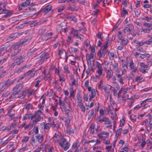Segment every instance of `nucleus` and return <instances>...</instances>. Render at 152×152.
Here are the masks:
<instances>
[{"mask_svg":"<svg viewBox=\"0 0 152 152\" xmlns=\"http://www.w3.org/2000/svg\"><path fill=\"white\" fill-rule=\"evenodd\" d=\"M43 113L41 110H37L34 114H32V123H33L35 125L38 122L43 118Z\"/></svg>","mask_w":152,"mask_h":152,"instance_id":"obj_1","label":"nucleus"},{"mask_svg":"<svg viewBox=\"0 0 152 152\" xmlns=\"http://www.w3.org/2000/svg\"><path fill=\"white\" fill-rule=\"evenodd\" d=\"M118 110V109H116L109 106H108L106 108L107 112L110 114L111 119L113 120H117L118 117L116 114V112Z\"/></svg>","mask_w":152,"mask_h":152,"instance_id":"obj_2","label":"nucleus"},{"mask_svg":"<svg viewBox=\"0 0 152 152\" xmlns=\"http://www.w3.org/2000/svg\"><path fill=\"white\" fill-rule=\"evenodd\" d=\"M128 67V69L129 70H132V73H135L138 72V67L136 66L132 60H130L129 62V60H127V62L126 65L127 68Z\"/></svg>","mask_w":152,"mask_h":152,"instance_id":"obj_3","label":"nucleus"},{"mask_svg":"<svg viewBox=\"0 0 152 152\" xmlns=\"http://www.w3.org/2000/svg\"><path fill=\"white\" fill-rule=\"evenodd\" d=\"M61 108L64 110L65 115L67 118H72V116L70 113V111L72 110V108H67L66 106H65L64 103L62 102L61 103Z\"/></svg>","mask_w":152,"mask_h":152,"instance_id":"obj_4","label":"nucleus"},{"mask_svg":"<svg viewBox=\"0 0 152 152\" xmlns=\"http://www.w3.org/2000/svg\"><path fill=\"white\" fill-rule=\"evenodd\" d=\"M61 148L65 151H66L70 146V144L66 138H64L59 144Z\"/></svg>","mask_w":152,"mask_h":152,"instance_id":"obj_5","label":"nucleus"},{"mask_svg":"<svg viewBox=\"0 0 152 152\" xmlns=\"http://www.w3.org/2000/svg\"><path fill=\"white\" fill-rule=\"evenodd\" d=\"M23 59L24 58L22 56H20L15 60L14 62L11 64V67L13 68L15 65H20L23 62Z\"/></svg>","mask_w":152,"mask_h":152,"instance_id":"obj_6","label":"nucleus"},{"mask_svg":"<svg viewBox=\"0 0 152 152\" xmlns=\"http://www.w3.org/2000/svg\"><path fill=\"white\" fill-rule=\"evenodd\" d=\"M59 105L61 107V103L63 102L65 104V106L69 109H72V105L71 102L69 101L68 98L66 96L63 101H61V97H60L59 99Z\"/></svg>","mask_w":152,"mask_h":152,"instance_id":"obj_7","label":"nucleus"},{"mask_svg":"<svg viewBox=\"0 0 152 152\" xmlns=\"http://www.w3.org/2000/svg\"><path fill=\"white\" fill-rule=\"evenodd\" d=\"M53 141L56 145H58L63 139L62 137L56 133L53 137Z\"/></svg>","mask_w":152,"mask_h":152,"instance_id":"obj_8","label":"nucleus"},{"mask_svg":"<svg viewBox=\"0 0 152 152\" xmlns=\"http://www.w3.org/2000/svg\"><path fill=\"white\" fill-rule=\"evenodd\" d=\"M12 13V12L9 10L3 9H0V14H5L3 15H2V17L3 18H7L10 16Z\"/></svg>","mask_w":152,"mask_h":152,"instance_id":"obj_9","label":"nucleus"},{"mask_svg":"<svg viewBox=\"0 0 152 152\" xmlns=\"http://www.w3.org/2000/svg\"><path fill=\"white\" fill-rule=\"evenodd\" d=\"M110 65L113 68V70L115 72V74L120 73V71L118 68V64L117 62L114 61V63L111 62Z\"/></svg>","mask_w":152,"mask_h":152,"instance_id":"obj_10","label":"nucleus"},{"mask_svg":"<svg viewBox=\"0 0 152 152\" xmlns=\"http://www.w3.org/2000/svg\"><path fill=\"white\" fill-rule=\"evenodd\" d=\"M126 26L124 28V33L127 35H129L131 34V30L134 29V27L132 24H129Z\"/></svg>","mask_w":152,"mask_h":152,"instance_id":"obj_11","label":"nucleus"},{"mask_svg":"<svg viewBox=\"0 0 152 152\" xmlns=\"http://www.w3.org/2000/svg\"><path fill=\"white\" fill-rule=\"evenodd\" d=\"M15 81L16 79H15L10 81H9V80L4 81L2 86V88L4 89L7 88L11 85L13 84Z\"/></svg>","mask_w":152,"mask_h":152,"instance_id":"obj_12","label":"nucleus"},{"mask_svg":"<svg viewBox=\"0 0 152 152\" xmlns=\"http://www.w3.org/2000/svg\"><path fill=\"white\" fill-rule=\"evenodd\" d=\"M118 79V82L121 84L123 85L124 83L125 77H122V74H120L119 73H116L115 74Z\"/></svg>","mask_w":152,"mask_h":152,"instance_id":"obj_13","label":"nucleus"},{"mask_svg":"<svg viewBox=\"0 0 152 152\" xmlns=\"http://www.w3.org/2000/svg\"><path fill=\"white\" fill-rule=\"evenodd\" d=\"M104 124L107 125L106 127V128L111 129L112 126L111 124L112 121L109 120V119L107 117L104 118Z\"/></svg>","mask_w":152,"mask_h":152,"instance_id":"obj_14","label":"nucleus"},{"mask_svg":"<svg viewBox=\"0 0 152 152\" xmlns=\"http://www.w3.org/2000/svg\"><path fill=\"white\" fill-rule=\"evenodd\" d=\"M49 57L48 54L46 52H44L42 53L40 56L39 57L40 60H41L42 63L43 61H46L47 59Z\"/></svg>","mask_w":152,"mask_h":152,"instance_id":"obj_15","label":"nucleus"},{"mask_svg":"<svg viewBox=\"0 0 152 152\" xmlns=\"http://www.w3.org/2000/svg\"><path fill=\"white\" fill-rule=\"evenodd\" d=\"M22 88V86L21 84H19L16 85L13 89V93L14 94H17L20 91Z\"/></svg>","mask_w":152,"mask_h":152,"instance_id":"obj_16","label":"nucleus"},{"mask_svg":"<svg viewBox=\"0 0 152 152\" xmlns=\"http://www.w3.org/2000/svg\"><path fill=\"white\" fill-rule=\"evenodd\" d=\"M31 143L33 146H37L39 143L36 138H35L34 135H33L31 137Z\"/></svg>","mask_w":152,"mask_h":152,"instance_id":"obj_17","label":"nucleus"},{"mask_svg":"<svg viewBox=\"0 0 152 152\" xmlns=\"http://www.w3.org/2000/svg\"><path fill=\"white\" fill-rule=\"evenodd\" d=\"M107 75L106 76L107 79V80H109L113 76V72L110 69H108L107 72Z\"/></svg>","mask_w":152,"mask_h":152,"instance_id":"obj_18","label":"nucleus"},{"mask_svg":"<svg viewBox=\"0 0 152 152\" xmlns=\"http://www.w3.org/2000/svg\"><path fill=\"white\" fill-rule=\"evenodd\" d=\"M52 8V6L48 5L42 9V11L44 14H46Z\"/></svg>","mask_w":152,"mask_h":152,"instance_id":"obj_19","label":"nucleus"},{"mask_svg":"<svg viewBox=\"0 0 152 152\" xmlns=\"http://www.w3.org/2000/svg\"><path fill=\"white\" fill-rule=\"evenodd\" d=\"M97 92V91L96 89H94L91 91V94L89 95V100L90 101L92 100L93 98L95 97Z\"/></svg>","mask_w":152,"mask_h":152,"instance_id":"obj_20","label":"nucleus"},{"mask_svg":"<svg viewBox=\"0 0 152 152\" xmlns=\"http://www.w3.org/2000/svg\"><path fill=\"white\" fill-rule=\"evenodd\" d=\"M95 126V125L94 124H91L90 126L88 131L90 134H94L96 133L97 130H96V132L94 131Z\"/></svg>","mask_w":152,"mask_h":152,"instance_id":"obj_21","label":"nucleus"},{"mask_svg":"<svg viewBox=\"0 0 152 152\" xmlns=\"http://www.w3.org/2000/svg\"><path fill=\"white\" fill-rule=\"evenodd\" d=\"M36 138L39 143H41L43 140V136L41 134H39L36 136Z\"/></svg>","mask_w":152,"mask_h":152,"instance_id":"obj_22","label":"nucleus"},{"mask_svg":"<svg viewBox=\"0 0 152 152\" xmlns=\"http://www.w3.org/2000/svg\"><path fill=\"white\" fill-rule=\"evenodd\" d=\"M28 119H31L32 121V113L24 115L23 117L22 120L24 121Z\"/></svg>","mask_w":152,"mask_h":152,"instance_id":"obj_23","label":"nucleus"},{"mask_svg":"<svg viewBox=\"0 0 152 152\" xmlns=\"http://www.w3.org/2000/svg\"><path fill=\"white\" fill-rule=\"evenodd\" d=\"M108 55L109 57V59L111 61H113L114 58L115 57V55L113 52H108Z\"/></svg>","mask_w":152,"mask_h":152,"instance_id":"obj_24","label":"nucleus"},{"mask_svg":"<svg viewBox=\"0 0 152 152\" xmlns=\"http://www.w3.org/2000/svg\"><path fill=\"white\" fill-rule=\"evenodd\" d=\"M96 110L95 109H93L91 110L90 114L88 116V119H90L93 118L95 116Z\"/></svg>","mask_w":152,"mask_h":152,"instance_id":"obj_25","label":"nucleus"},{"mask_svg":"<svg viewBox=\"0 0 152 152\" xmlns=\"http://www.w3.org/2000/svg\"><path fill=\"white\" fill-rule=\"evenodd\" d=\"M104 95L105 96H108L110 94V89L109 87L105 86L104 87Z\"/></svg>","mask_w":152,"mask_h":152,"instance_id":"obj_26","label":"nucleus"},{"mask_svg":"<svg viewBox=\"0 0 152 152\" xmlns=\"http://www.w3.org/2000/svg\"><path fill=\"white\" fill-rule=\"evenodd\" d=\"M94 54L93 53H90V54H88L87 56L88 59L90 62L94 61Z\"/></svg>","mask_w":152,"mask_h":152,"instance_id":"obj_27","label":"nucleus"},{"mask_svg":"<svg viewBox=\"0 0 152 152\" xmlns=\"http://www.w3.org/2000/svg\"><path fill=\"white\" fill-rule=\"evenodd\" d=\"M145 79L140 76H137L135 79V80L137 82L141 83L144 81Z\"/></svg>","mask_w":152,"mask_h":152,"instance_id":"obj_28","label":"nucleus"},{"mask_svg":"<svg viewBox=\"0 0 152 152\" xmlns=\"http://www.w3.org/2000/svg\"><path fill=\"white\" fill-rule=\"evenodd\" d=\"M138 64L141 68L144 69L147 68L149 66L148 65H146L144 63L142 62H140Z\"/></svg>","mask_w":152,"mask_h":152,"instance_id":"obj_29","label":"nucleus"},{"mask_svg":"<svg viewBox=\"0 0 152 152\" xmlns=\"http://www.w3.org/2000/svg\"><path fill=\"white\" fill-rule=\"evenodd\" d=\"M78 30H75L74 28H72L70 31V34L73 35L74 37H75L78 34Z\"/></svg>","mask_w":152,"mask_h":152,"instance_id":"obj_30","label":"nucleus"},{"mask_svg":"<svg viewBox=\"0 0 152 152\" xmlns=\"http://www.w3.org/2000/svg\"><path fill=\"white\" fill-rule=\"evenodd\" d=\"M29 139V137L27 136H24L23 137L22 140V144L26 143L28 141Z\"/></svg>","mask_w":152,"mask_h":152,"instance_id":"obj_31","label":"nucleus"},{"mask_svg":"<svg viewBox=\"0 0 152 152\" xmlns=\"http://www.w3.org/2000/svg\"><path fill=\"white\" fill-rule=\"evenodd\" d=\"M34 125H35L33 124V123H29L28 124L26 125L24 127V129L27 130L28 129H31L33 127Z\"/></svg>","mask_w":152,"mask_h":152,"instance_id":"obj_32","label":"nucleus"},{"mask_svg":"<svg viewBox=\"0 0 152 152\" xmlns=\"http://www.w3.org/2000/svg\"><path fill=\"white\" fill-rule=\"evenodd\" d=\"M42 124L44 125V129H46L48 131L50 127V124L49 123H47L46 124H45V123L44 122H43Z\"/></svg>","mask_w":152,"mask_h":152,"instance_id":"obj_33","label":"nucleus"},{"mask_svg":"<svg viewBox=\"0 0 152 152\" xmlns=\"http://www.w3.org/2000/svg\"><path fill=\"white\" fill-rule=\"evenodd\" d=\"M108 106L113 107L116 109H119V107H118L116 104L113 101H110V105H108Z\"/></svg>","mask_w":152,"mask_h":152,"instance_id":"obj_34","label":"nucleus"},{"mask_svg":"<svg viewBox=\"0 0 152 152\" xmlns=\"http://www.w3.org/2000/svg\"><path fill=\"white\" fill-rule=\"evenodd\" d=\"M97 56L100 58H103L105 56L103 54V53H102V52L101 49L99 50L98 51L97 53Z\"/></svg>","mask_w":152,"mask_h":152,"instance_id":"obj_35","label":"nucleus"},{"mask_svg":"<svg viewBox=\"0 0 152 152\" xmlns=\"http://www.w3.org/2000/svg\"><path fill=\"white\" fill-rule=\"evenodd\" d=\"M77 105L83 103L80 95V94H78L77 96Z\"/></svg>","mask_w":152,"mask_h":152,"instance_id":"obj_36","label":"nucleus"},{"mask_svg":"<svg viewBox=\"0 0 152 152\" xmlns=\"http://www.w3.org/2000/svg\"><path fill=\"white\" fill-rule=\"evenodd\" d=\"M133 42L134 43L137 44L136 46H137L140 47L143 45V42H139L138 41L136 40H134L133 41Z\"/></svg>","mask_w":152,"mask_h":152,"instance_id":"obj_37","label":"nucleus"},{"mask_svg":"<svg viewBox=\"0 0 152 152\" xmlns=\"http://www.w3.org/2000/svg\"><path fill=\"white\" fill-rule=\"evenodd\" d=\"M98 88L101 91H102L104 89L103 83L102 80H100L98 86Z\"/></svg>","mask_w":152,"mask_h":152,"instance_id":"obj_38","label":"nucleus"},{"mask_svg":"<svg viewBox=\"0 0 152 152\" xmlns=\"http://www.w3.org/2000/svg\"><path fill=\"white\" fill-rule=\"evenodd\" d=\"M140 106L142 109H144L146 108L148 105L145 102H143V101L140 103Z\"/></svg>","mask_w":152,"mask_h":152,"instance_id":"obj_39","label":"nucleus"},{"mask_svg":"<svg viewBox=\"0 0 152 152\" xmlns=\"http://www.w3.org/2000/svg\"><path fill=\"white\" fill-rule=\"evenodd\" d=\"M16 35V34H15V33L12 34L7 37V40L14 39L17 37Z\"/></svg>","mask_w":152,"mask_h":152,"instance_id":"obj_40","label":"nucleus"},{"mask_svg":"<svg viewBox=\"0 0 152 152\" xmlns=\"http://www.w3.org/2000/svg\"><path fill=\"white\" fill-rule=\"evenodd\" d=\"M119 59L121 62V66L123 68H125L126 66L125 60L121 57H120Z\"/></svg>","mask_w":152,"mask_h":152,"instance_id":"obj_41","label":"nucleus"},{"mask_svg":"<svg viewBox=\"0 0 152 152\" xmlns=\"http://www.w3.org/2000/svg\"><path fill=\"white\" fill-rule=\"evenodd\" d=\"M141 29L142 31L144 33H149L151 31V28H142Z\"/></svg>","mask_w":152,"mask_h":152,"instance_id":"obj_42","label":"nucleus"},{"mask_svg":"<svg viewBox=\"0 0 152 152\" xmlns=\"http://www.w3.org/2000/svg\"><path fill=\"white\" fill-rule=\"evenodd\" d=\"M71 51L75 53H78L79 51V49L73 47H71Z\"/></svg>","mask_w":152,"mask_h":152,"instance_id":"obj_43","label":"nucleus"},{"mask_svg":"<svg viewBox=\"0 0 152 152\" xmlns=\"http://www.w3.org/2000/svg\"><path fill=\"white\" fill-rule=\"evenodd\" d=\"M146 142L145 141V138H144V136L142 135V142L141 144V147L143 148L146 144Z\"/></svg>","mask_w":152,"mask_h":152,"instance_id":"obj_44","label":"nucleus"},{"mask_svg":"<svg viewBox=\"0 0 152 152\" xmlns=\"http://www.w3.org/2000/svg\"><path fill=\"white\" fill-rule=\"evenodd\" d=\"M30 1L29 0H27L26 1L23 2L22 4V6L23 7H26L29 5Z\"/></svg>","mask_w":152,"mask_h":152,"instance_id":"obj_45","label":"nucleus"},{"mask_svg":"<svg viewBox=\"0 0 152 152\" xmlns=\"http://www.w3.org/2000/svg\"><path fill=\"white\" fill-rule=\"evenodd\" d=\"M77 106L80 107L83 112H84L85 111L86 108L83 103L78 105Z\"/></svg>","mask_w":152,"mask_h":152,"instance_id":"obj_46","label":"nucleus"},{"mask_svg":"<svg viewBox=\"0 0 152 152\" xmlns=\"http://www.w3.org/2000/svg\"><path fill=\"white\" fill-rule=\"evenodd\" d=\"M35 92V91L34 90H31L30 89H28L27 91L28 95V96H29L32 95H34Z\"/></svg>","mask_w":152,"mask_h":152,"instance_id":"obj_47","label":"nucleus"},{"mask_svg":"<svg viewBox=\"0 0 152 152\" xmlns=\"http://www.w3.org/2000/svg\"><path fill=\"white\" fill-rule=\"evenodd\" d=\"M8 56L7 55V56H5V57L3 59L0 60V64H2L4 63L6 61L8 58Z\"/></svg>","mask_w":152,"mask_h":152,"instance_id":"obj_48","label":"nucleus"},{"mask_svg":"<svg viewBox=\"0 0 152 152\" xmlns=\"http://www.w3.org/2000/svg\"><path fill=\"white\" fill-rule=\"evenodd\" d=\"M68 10L71 11H77L78 9L76 7H68Z\"/></svg>","mask_w":152,"mask_h":152,"instance_id":"obj_49","label":"nucleus"},{"mask_svg":"<svg viewBox=\"0 0 152 152\" xmlns=\"http://www.w3.org/2000/svg\"><path fill=\"white\" fill-rule=\"evenodd\" d=\"M10 140V139L9 138L8 139L4 141H0V144H1L2 145H4L7 144L9 141Z\"/></svg>","mask_w":152,"mask_h":152,"instance_id":"obj_50","label":"nucleus"},{"mask_svg":"<svg viewBox=\"0 0 152 152\" xmlns=\"http://www.w3.org/2000/svg\"><path fill=\"white\" fill-rule=\"evenodd\" d=\"M64 73H65L66 74H69L70 73V72L68 69V67L67 66H65L64 67Z\"/></svg>","mask_w":152,"mask_h":152,"instance_id":"obj_51","label":"nucleus"},{"mask_svg":"<svg viewBox=\"0 0 152 152\" xmlns=\"http://www.w3.org/2000/svg\"><path fill=\"white\" fill-rule=\"evenodd\" d=\"M20 115H18L17 116L14 118L13 119L12 121L13 122H15L17 121L18 119H20Z\"/></svg>","mask_w":152,"mask_h":152,"instance_id":"obj_52","label":"nucleus"},{"mask_svg":"<svg viewBox=\"0 0 152 152\" xmlns=\"http://www.w3.org/2000/svg\"><path fill=\"white\" fill-rule=\"evenodd\" d=\"M15 105H14L11 106L10 107L8 108V113L10 114L13 110V109L15 107Z\"/></svg>","mask_w":152,"mask_h":152,"instance_id":"obj_53","label":"nucleus"},{"mask_svg":"<svg viewBox=\"0 0 152 152\" xmlns=\"http://www.w3.org/2000/svg\"><path fill=\"white\" fill-rule=\"evenodd\" d=\"M78 2L80 4H81L84 5L88 6V3L85 1H78Z\"/></svg>","mask_w":152,"mask_h":152,"instance_id":"obj_54","label":"nucleus"},{"mask_svg":"<svg viewBox=\"0 0 152 152\" xmlns=\"http://www.w3.org/2000/svg\"><path fill=\"white\" fill-rule=\"evenodd\" d=\"M134 31L138 36L140 35V30L138 27H136L135 28Z\"/></svg>","mask_w":152,"mask_h":152,"instance_id":"obj_55","label":"nucleus"},{"mask_svg":"<svg viewBox=\"0 0 152 152\" xmlns=\"http://www.w3.org/2000/svg\"><path fill=\"white\" fill-rule=\"evenodd\" d=\"M7 47H4L0 48V54H2V52H6L7 50Z\"/></svg>","mask_w":152,"mask_h":152,"instance_id":"obj_56","label":"nucleus"},{"mask_svg":"<svg viewBox=\"0 0 152 152\" xmlns=\"http://www.w3.org/2000/svg\"><path fill=\"white\" fill-rule=\"evenodd\" d=\"M104 118H103L102 119L100 118H97L96 120L97 122H99L101 123H102L103 122H104Z\"/></svg>","mask_w":152,"mask_h":152,"instance_id":"obj_57","label":"nucleus"},{"mask_svg":"<svg viewBox=\"0 0 152 152\" xmlns=\"http://www.w3.org/2000/svg\"><path fill=\"white\" fill-rule=\"evenodd\" d=\"M118 39L120 40H121L122 39L123 37V35L122 32L120 31H118Z\"/></svg>","mask_w":152,"mask_h":152,"instance_id":"obj_58","label":"nucleus"},{"mask_svg":"<svg viewBox=\"0 0 152 152\" xmlns=\"http://www.w3.org/2000/svg\"><path fill=\"white\" fill-rule=\"evenodd\" d=\"M102 70L103 69H97V70H96V72L98 73L99 76H100L102 75Z\"/></svg>","mask_w":152,"mask_h":152,"instance_id":"obj_59","label":"nucleus"},{"mask_svg":"<svg viewBox=\"0 0 152 152\" xmlns=\"http://www.w3.org/2000/svg\"><path fill=\"white\" fill-rule=\"evenodd\" d=\"M68 19L71 20L75 22H76L77 21V19L75 17H68Z\"/></svg>","mask_w":152,"mask_h":152,"instance_id":"obj_60","label":"nucleus"},{"mask_svg":"<svg viewBox=\"0 0 152 152\" xmlns=\"http://www.w3.org/2000/svg\"><path fill=\"white\" fill-rule=\"evenodd\" d=\"M143 42V45L145 44L147 45H150L152 43V39H151L150 40H146L144 42Z\"/></svg>","mask_w":152,"mask_h":152,"instance_id":"obj_61","label":"nucleus"},{"mask_svg":"<svg viewBox=\"0 0 152 152\" xmlns=\"http://www.w3.org/2000/svg\"><path fill=\"white\" fill-rule=\"evenodd\" d=\"M137 118V117L136 115H131L130 117L131 119L133 121H135L136 120Z\"/></svg>","mask_w":152,"mask_h":152,"instance_id":"obj_62","label":"nucleus"},{"mask_svg":"<svg viewBox=\"0 0 152 152\" xmlns=\"http://www.w3.org/2000/svg\"><path fill=\"white\" fill-rule=\"evenodd\" d=\"M26 146L23 147V148H20L18 149V152H23L26 150Z\"/></svg>","mask_w":152,"mask_h":152,"instance_id":"obj_63","label":"nucleus"},{"mask_svg":"<svg viewBox=\"0 0 152 152\" xmlns=\"http://www.w3.org/2000/svg\"><path fill=\"white\" fill-rule=\"evenodd\" d=\"M151 129H152V124L151 125H149L147 127L146 133H148L149 132L151 131Z\"/></svg>","mask_w":152,"mask_h":152,"instance_id":"obj_64","label":"nucleus"}]
</instances>
